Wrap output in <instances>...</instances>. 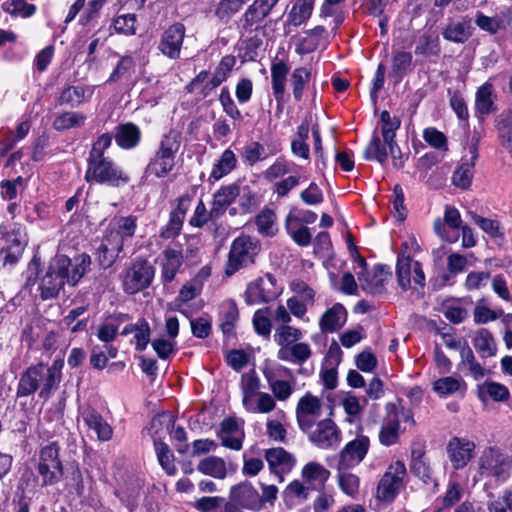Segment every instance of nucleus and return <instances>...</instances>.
I'll list each match as a JSON object with an SVG mask.
<instances>
[{"label": "nucleus", "mask_w": 512, "mask_h": 512, "mask_svg": "<svg viewBox=\"0 0 512 512\" xmlns=\"http://www.w3.org/2000/svg\"><path fill=\"white\" fill-rule=\"evenodd\" d=\"M412 54L405 51H398L393 55L390 76L401 81L404 75L410 70Z\"/></svg>", "instance_id": "4d7b16f0"}, {"label": "nucleus", "mask_w": 512, "mask_h": 512, "mask_svg": "<svg viewBox=\"0 0 512 512\" xmlns=\"http://www.w3.org/2000/svg\"><path fill=\"white\" fill-rule=\"evenodd\" d=\"M64 361L56 359L50 366L38 363L29 366L20 376L16 396L28 397L39 391L40 399H49L59 388Z\"/></svg>", "instance_id": "20e7f679"}, {"label": "nucleus", "mask_w": 512, "mask_h": 512, "mask_svg": "<svg viewBox=\"0 0 512 512\" xmlns=\"http://www.w3.org/2000/svg\"><path fill=\"white\" fill-rule=\"evenodd\" d=\"M442 36L445 40L453 43H465L471 36L470 20H450L446 27L443 29Z\"/></svg>", "instance_id": "58836bf2"}, {"label": "nucleus", "mask_w": 512, "mask_h": 512, "mask_svg": "<svg viewBox=\"0 0 512 512\" xmlns=\"http://www.w3.org/2000/svg\"><path fill=\"white\" fill-rule=\"evenodd\" d=\"M285 229L292 240L299 246H308L311 243L312 235L309 228L286 216Z\"/></svg>", "instance_id": "8fccbe9b"}, {"label": "nucleus", "mask_w": 512, "mask_h": 512, "mask_svg": "<svg viewBox=\"0 0 512 512\" xmlns=\"http://www.w3.org/2000/svg\"><path fill=\"white\" fill-rule=\"evenodd\" d=\"M330 472L320 463L309 462L302 469V478L311 490H318L324 487Z\"/></svg>", "instance_id": "e433bc0d"}, {"label": "nucleus", "mask_w": 512, "mask_h": 512, "mask_svg": "<svg viewBox=\"0 0 512 512\" xmlns=\"http://www.w3.org/2000/svg\"><path fill=\"white\" fill-rule=\"evenodd\" d=\"M322 415L321 400L307 392L302 396L296 407V418L300 429L308 432L312 429L315 419Z\"/></svg>", "instance_id": "aec40b11"}, {"label": "nucleus", "mask_w": 512, "mask_h": 512, "mask_svg": "<svg viewBox=\"0 0 512 512\" xmlns=\"http://www.w3.org/2000/svg\"><path fill=\"white\" fill-rule=\"evenodd\" d=\"M79 416L84 424L96 434L99 441L106 442L112 439V426L96 409L91 406H83L79 409Z\"/></svg>", "instance_id": "5701e85b"}, {"label": "nucleus", "mask_w": 512, "mask_h": 512, "mask_svg": "<svg viewBox=\"0 0 512 512\" xmlns=\"http://www.w3.org/2000/svg\"><path fill=\"white\" fill-rule=\"evenodd\" d=\"M357 275L363 290L371 294H381L384 292L386 282L391 277V272L385 266L378 265L372 274L358 272Z\"/></svg>", "instance_id": "bb28decb"}, {"label": "nucleus", "mask_w": 512, "mask_h": 512, "mask_svg": "<svg viewBox=\"0 0 512 512\" xmlns=\"http://www.w3.org/2000/svg\"><path fill=\"white\" fill-rule=\"evenodd\" d=\"M257 231L264 237H273L277 231L276 214L272 209H263L255 218Z\"/></svg>", "instance_id": "3c124183"}, {"label": "nucleus", "mask_w": 512, "mask_h": 512, "mask_svg": "<svg viewBox=\"0 0 512 512\" xmlns=\"http://www.w3.org/2000/svg\"><path fill=\"white\" fill-rule=\"evenodd\" d=\"M512 471V458L497 448L485 449L479 458V476L505 482Z\"/></svg>", "instance_id": "0eeeda50"}, {"label": "nucleus", "mask_w": 512, "mask_h": 512, "mask_svg": "<svg viewBox=\"0 0 512 512\" xmlns=\"http://www.w3.org/2000/svg\"><path fill=\"white\" fill-rule=\"evenodd\" d=\"M474 347L481 357H491L496 348L491 333L486 329H480L474 338Z\"/></svg>", "instance_id": "680f3d73"}, {"label": "nucleus", "mask_w": 512, "mask_h": 512, "mask_svg": "<svg viewBox=\"0 0 512 512\" xmlns=\"http://www.w3.org/2000/svg\"><path fill=\"white\" fill-rule=\"evenodd\" d=\"M314 9L313 0H297L287 15L284 29L286 34L290 32L289 27H298L306 23Z\"/></svg>", "instance_id": "72a5a7b5"}, {"label": "nucleus", "mask_w": 512, "mask_h": 512, "mask_svg": "<svg viewBox=\"0 0 512 512\" xmlns=\"http://www.w3.org/2000/svg\"><path fill=\"white\" fill-rule=\"evenodd\" d=\"M338 470V484L340 489L348 496L355 497L359 492V478L350 473V469Z\"/></svg>", "instance_id": "0e129e2a"}, {"label": "nucleus", "mask_w": 512, "mask_h": 512, "mask_svg": "<svg viewBox=\"0 0 512 512\" xmlns=\"http://www.w3.org/2000/svg\"><path fill=\"white\" fill-rule=\"evenodd\" d=\"M476 111L487 115L495 111L493 85L489 82L480 86L475 95Z\"/></svg>", "instance_id": "a18cd8bd"}, {"label": "nucleus", "mask_w": 512, "mask_h": 512, "mask_svg": "<svg viewBox=\"0 0 512 512\" xmlns=\"http://www.w3.org/2000/svg\"><path fill=\"white\" fill-rule=\"evenodd\" d=\"M60 446L50 442L40 448L38 473L42 486H51L60 481L63 476V466L59 458Z\"/></svg>", "instance_id": "1a4fd4ad"}, {"label": "nucleus", "mask_w": 512, "mask_h": 512, "mask_svg": "<svg viewBox=\"0 0 512 512\" xmlns=\"http://www.w3.org/2000/svg\"><path fill=\"white\" fill-rule=\"evenodd\" d=\"M154 275L155 268L148 260L136 258L124 272L123 289L128 294H136L151 285Z\"/></svg>", "instance_id": "9b49d317"}, {"label": "nucleus", "mask_w": 512, "mask_h": 512, "mask_svg": "<svg viewBox=\"0 0 512 512\" xmlns=\"http://www.w3.org/2000/svg\"><path fill=\"white\" fill-rule=\"evenodd\" d=\"M370 440L365 435H358L349 441L339 453L337 469H351L360 464L366 457Z\"/></svg>", "instance_id": "a211bd4d"}, {"label": "nucleus", "mask_w": 512, "mask_h": 512, "mask_svg": "<svg viewBox=\"0 0 512 512\" xmlns=\"http://www.w3.org/2000/svg\"><path fill=\"white\" fill-rule=\"evenodd\" d=\"M86 116L83 113L68 111L58 115L53 121V128L57 131H65L72 128H80L84 125Z\"/></svg>", "instance_id": "864d4df0"}, {"label": "nucleus", "mask_w": 512, "mask_h": 512, "mask_svg": "<svg viewBox=\"0 0 512 512\" xmlns=\"http://www.w3.org/2000/svg\"><path fill=\"white\" fill-rule=\"evenodd\" d=\"M239 191V185L231 183L221 186L214 194L212 200V214L221 217L227 208L236 200Z\"/></svg>", "instance_id": "7c9ffc66"}, {"label": "nucleus", "mask_w": 512, "mask_h": 512, "mask_svg": "<svg viewBox=\"0 0 512 512\" xmlns=\"http://www.w3.org/2000/svg\"><path fill=\"white\" fill-rule=\"evenodd\" d=\"M271 317L272 313L268 307L256 310L253 315L252 323L254 330L258 335L265 339H269L271 335Z\"/></svg>", "instance_id": "6e6d98bb"}, {"label": "nucleus", "mask_w": 512, "mask_h": 512, "mask_svg": "<svg viewBox=\"0 0 512 512\" xmlns=\"http://www.w3.org/2000/svg\"><path fill=\"white\" fill-rule=\"evenodd\" d=\"M161 279L164 283L172 282L184 262L183 250L180 246L166 247L160 255Z\"/></svg>", "instance_id": "393cba45"}, {"label": "nucleus", "mask_w": 512, "mask_h": 512, "mask_svg": "<svg viewBox=\"0 0 512 512\" xmlns=\"http://www.w3.org/2000/svg\"><path fill=\"white\" fill-rule=\"evenodd\" d=\"M115 142L118 147L124 150H131L137 147L141 141L142 133L140 128L132 123H122L115 127L114 134Z\"/></svg>", "instance_id": "c85d7f7f"}, {"label": "nucleus", "mask_w": 512, "mask_h": 512, "mask_svg": "<svg viewBox=\"0 0 512 512\" xmlns=\"http://www.w3.org/2000/svg\"><path fill=\"white\" fill-rule=\"evenodd\" d=\"M276 285V278L272 274H265L250 282L245 291V302L248 305L268 303L280 294Z\"/></svg>", "instance_id": "f8f14e48"}, {"label": "nucleus", "mask_w": 512, "mask_h": 512, "mask_svg": "<svg viewBox=\"0 0 512 512\" xmlns=\"http://www.w3.org/2000/svg\"><path fill=\"white\" fill-rule=\"evenodd\" d=\"M93 92L94 89L90 86H67L60 93L59 104L67 105L71 108L78 107L81 104L89 101L93 95Z\"/></svg>", "instance_id": "473e14b6"}, {"label": "nucleus", "mask_w": 512, "mask_h": 512, "mask_svg": "<svg viewBox=\"0 0 512 512\" xmlns=\"http://www.w3.org/2000/svg\"><path fill=\"white\" fill-rule=\"evenodd\" d=\"M112 136L109 133L101 134L93 143L87 159L85 180L112 187H120L129 183V175L105 151L111 146Z\"/></svg>", "instance_id": "7ed1b4c3"}, {"label": "nucleus", "mask_w": 512, "mask_h": 512, "mask_svg": "<svg viewBox=\"0 0 512 512\" xmlns=\"http://www.w3.org/2000/svg\"><path fill=\"white\" fill-rule=\"evenodd\" d=\"M498 136L501 145L512 153V113L502 115L498 124Z\"/></svg>", "instance_id": "774afa93"}, {"label": "nucleus", "mask_w": 512, "mask_h": 512, "mask_svg": "<svg viewBox=\"0 0 512 512\" xmlns=\"http://www.w3.org/2000/svg\"><path fill=\"white\" fill-rule=\"evenodd\" d=\"M135 67L136 62L131 55L121 56L106 82L113 84L122 79H129L134 74Z\"/></svg>", "instance_id": "49530a36"}, {"label": "nucleus", "mask_w": 512, "mask_h": 512, "mask_svg": "<svg viewBox=\"0 0 512 512\" xmlns=\"http://www.w3.org/2000/svg\"><path fill=\"white\" fill-rule=\"evenodd\" d=\"M311 491L308 485L301 483L298 480L292 481L283 492V500L286 506L294 507L302 504Z\"/></svg>", "instance_id": "37998d69"}, {"label": "nucleus", "mask_w": 512, "mask_h": 512, "mask_svg": "<svg viewBox=\"0 0 512 512\" xmlns=\"http://www.w3.org/2000/svg\"><path fill=\"white\" fill-rule=\"evenodd\" d=\"M408 244L404 242L401 245V251L397 256L396 263V276L398 285L403 290H408L412 287V283L415 286L424 288L425 286V274L422 266L418 261H412L410 255L407 253Z\"/></svg>", "instance_id": "9d476101"}, {"label": "nucleus", "mask_w": 512, "mask_h": 512, "mask_svg": "<svg viewBox=\"0 0 512 512\" xmlns=\"http://www.w3.org/2000/svg\"><path fill=\"white\" fill-rule=\"evenodd\" d=\"M309 440L320 449H334L342 440V432L331 419H324L308 432Z\"/></svg>", "instance_id": "dca6fc26"}, {"label": "nucleus", "mask_w": 512, "mask_h": 512, "mask_svg": "<svg viewBox=\"0 0 512 512\" xmlns=\"http://www.w3.org/2000/svg\"><path fill=\"white\" fill-rule=\"evenodd\" d=\"M261 371L271 393L260 391L261 381L255 370L242 374L240 380L242 405L252 414L274 411L276 401H288L295 391L296 379L290 368L279 363H266Z\"/></svg>", "instance_id": "f257e3e1"}, {"label": "nucleus", "mask_w": 512, "mask_h": 512, "mask_svg": "<svg viewBox=\"0 0 512 512\" xmlns=\"http://www.w3.org/2000/svg\"><path fill=\"white\" fill-rule=\"evenodd\" d=\"M239 319V312L234 301H225L220 306V328L223 334L229 336L233 334L236 323Z\"/></svg>", "instance_id": "c03bdc74"}, {"label": "nucleus", "mask_w": 512, "mask_h": 512, "mask_svg": "<svg viewBox=\"0 0 512 512\" xmlns=\"http://www.w3.org/2000/svg\"><path fill=\"white\" fill-rule=\"evenodd\" d=\"M475 447V443L468 439L452 438L447 444V454L453 468H464L472 459Z\"/></svg>", "instance_id": "b1692460"}, {"label": "nucleus", "mask_w": 512, "mask_h": 512, "mask_svg": "<svg viewBox=\"0 0 512 512\" xmlns=\"http://www.w3.org/2000/svg\"><path fill=\"white\" fill-rule=\"evenodd\" d=\"M131 319L129 314L118 313L110 317V319L99 326L97 337L102 342H112L117 334L120 324L125 323Z\"/></svg>", "instance_id": "79ce46f5"}, {"label": "nucleus", "mask_w": 512, "mask_h": 512, "mask_svg": "<svg viewBox=\"0 0 512 512\" xmlns=\"http://www.w3.org/2000/svg\"><path fill=\"white\" fill-rule=\"evenodd\" d=\"M259 252V244L252 237L241 235L231 244L225 273L228 276L254 262Z\"/></svg>", "instance_id": "6e6552de"}, {"label": "nucleus", "mask_w": 512, "mask_h": 512, "mask_svg": "<svg viewBox=\"0 0 512 512\" xmlns=\"http://www.w3.org/2000/svg\"><path fill=\"white\" fill-rule=\"evenodd\" d=\"M471 157L470 159H463L460 166L454 171L452 176V182L456 187L461 189H467L472 183L474 176L475 161L478 157L477 146L472 145L470 147Z\"/></svg>", "instance_id": "2f4dec72"}, {"label": "nucleus", "mask_w": 512, "mask_h": 512, "mask_svg": "<svg viewBox=\"0 0 512 512\" xmlns=\"http://www.w3.org/2000/svg\"><path fill=\"white\" fill-rule=\"evenodd\" d=\"M381 119V132L383 140L388 148L392 151L397 148L395 142L396 131L400 127V120L397 117H392L388 111H383L380 116Z\"/></svg>", "instance_id": "09e8293b"}, {"label": "nucleus", "mask_w": 512, "mask_h": 512, "mask_svg": "<svg viewBox=\"0 0 512 512\" xmlns=\"http://www.w3.org/2000/svg\"><path fill=\"white\" fill-rule=\"evenodd\" d=\"M181 135L176 130H170L161 139L159 148L149 160L144 177H166L175 165V157L180 148Z\"/></svg>", "instance_id": "39448f33"}, {"label": "nucleus", "mask_w": 512, "mask_h": 512, "mask_svg": "<svg viewBox=\"0 0 512 512\" xmlns=\"http://www.w3.org/2000/svg\"><path fill=\"white\" fill-rule=\"evenodd\" d=\"M154 448L161 467L168 475H174L177 472V469L174 464V455L170 451L168 445L162 441L155 440Z\"/></svg>", "instance_id": "052dcab7"}, {"label": "nucleus", "mask_w": 512, "mask_h": 512, "mask_svg": "<svg viewBox=\"0 0 512 512\" xmlns=\"http://www.w3.org/2000/svg\"><path fill=\"white\" fill-rule=\"evenodd\" d=\"M197 471L204 475L214 477L216 479H224L228 474V469L224 459L217 456H208L197 464Z\"/></svg>", "instance_id": "a19ab883"}, {"label": "nucleus", "mask_w": 512, "mask_h": 512, "mask_svg": "<svg viewBox=\"0 0 512 512\" xmlns=\"http://www.w3.org/2000/svg\"><path fill=\"white\" fill-rule=\"evenodd\" d=\"M471 220L478 225L490 238L496 242H501L504 239V232L499 223L495 219L482 217L475 212L468 213Z\"/></svg>", "instance_id": "de8ad7c7"}, {"label": "nucleus", "mask_w": 512, "mask_h": 512, "mask_svg": "<svg viewBox=\"0 0 512 512\" xmlns=\"http://www.w3.org/2000/svg\"><path fill=\"white\" fill-rule=\"evenodd\" d=\"M243 425L244 421L235 417L223 419L217 433L221 444L231 450H241L245 437Z\"/></svg>", "instance_id": "412c9836"}, {"label": "nucleus", "mask_w": 512, "mask_h": 512, "mask_svg": "<svg viewBox=\"0 0 512 512\" xmlns=\"http://www.w3.org/2000/svg\"><path fill=\"white\" fill-rule=\"evenodd\" d=\"M302 337V331L290 325H279L275 329L274 340L278 345L291 346Z\"/></svg>", "instance_id": "bf43d9fd"}, {"label": "nucleus", "mask_w": 512, "mask_h": 512, "mask_svg": "<svg viewBox=\"0 0 512 512\" xmlns=\"http://www.w3.org/2000/svg\"><path fill=\"white\" fill-rule=\"evenodd\" d=\"M310 78L311 72L306 67H299L293 70L291 84L295 100L300 101L302 99L305 85L309 83Z\"/></svg>", "instance_id": "69168bd1"}, {"label": "nucleus", "mask_w": 512, "mask_h": 512, "mask_svg": "<svg viewBox=\"0 0 512 512\" xmlns=\"http://www.w3.org/2000/svg\"><path fill=\"white\" fill-rule=\"evenodd\" d=\"M185 33L186 29L182 23L170 25L160 37L158 50L171 60L179 59Z\"/></svg>", "instance_id": "6ab92c4d"}, {"label": "nucleus", "mask_w": 512, "mask_h": 512, "mask_svg": "<svg viewBox=\"0 0 512 512\" xmlns=\"http://www.w3.org/2000/svg\"><path fill=\"white\" fill-rule=\"evenodd\" d=\"M405 475L406 467L402 461L392 463L378 484L377 496L379 500L393 501L402 486Z\"/></svg>", "instance_id": "4468645a"}, {"label": "nucleus", "mask_w": 512, "mask_h": 512, "mask_svg": "<svg viewBox=\"0 0 512 512\" xmlns=\"http://www.w3.org/2000/svg\"><path fill=\"white\" fill-rule=\"evenodd\" d=\"M237 157L230 148L225 149L213 164L209 180L216 182L230 174L237 166Z\"/></svg>", "instance_id": "4c0bfd02"}, {"label": "nucleus", "mask_w": 512, "mask_h": 512, "mask_svg": "<svg viewBox=\"0 0 512 512\" xmlns=\"http://www.w3.org/2000/svg\"><path fill=\"white\" fill-rule=\"evenodd\" d=\"M347 310L340 304L335 303L328 308L319 318L318 325L322 333H334L340 330L347 321Z\"/></svg>", "instance_id": "cd10ccee"}, {"label": "nucleus", "mask_w": 512, "mask_h": 512, "mask_svg": "<svg viewBox=\"0 0 512 512\" xmlns=\"http://www.w3.org/2000/svg\"><path fill=\"white\" fill-rule=\"evenodd\" d=\"M270 71L273 94L275 99L280 101L284 97L285 85L290 67L284 60L275 59L271 64Z\"/></svg>", "instance_id": "f704fd0d"}, {"label": "nucleus", "mask_w": 512, "mask_h": 512, "mask_svg": "<svg viewBox=\"0 0 512 512\" xmlns=\"http://www.w3.org/2000/svg\"><path fill=\"white\" fill-rule=\"evenodd\" d=\"M386 144H382L378 136H373L364 151V157L367 160H376L381 164H384L388 158V152Z\"/></svg>", "instance_id": "338daca9"}, {"label": "nucleus", "mask_w": 512, "mask_h": 512, "mask_svg": "<svg viewBox=\"0 0 512 512\" xmlns=\"http://www.w3.org/2000/svg\"><path fill=\"white\" fill-rule=\"evenodd\" d=\"M462 219L458 209L452 206H446L444 219L437 218L434 221V231L443 240L454 243L458 240V229L462 227Z\"/></svg>", "instance_id": "4be33fe9"}, {"label": "nucleus", "mask_w": 512, "mask_h": 512, "mask_svg": "<svg viewBox=\"0 0 512 512\" xmlns=\"http://www.w3.org/2000/svg\"><path fill=\"white\" fill-rule=\"evenodd\" d=\"M265 459L271 473L277 477L280 483L284 481V476L292 470L295 464L294 457L281 447L267 450Z\"/></svg>", "instance_id": "a878e982"}, {"label": "nucleus", "mask_w": 512, "mask_h": 512, "mask_svg": "<svg viewBox=\"0 0 512 512\" xmlns=\"http://www.w3.org/2000/svg\"><path fill=\"white\" fill-rule=\"evenodd\" d=\"M281 151L279 145L273 144L269 146L268 152L263 144L258 141L248 142L241 151V158L247 165L253 166L258 162L266 160L270 156H274Z\"/></svg>", "instance_id": "c756f323"}, {"label": "nucleus", "mask_w": 512, "mask_h": 512, "mask_svg": "<svg viewBox=\"0 0 512 512\" xmlns=\"http://www.w3.org/2000/svg\"><path fill=\"white\" fill-rule=\"evenodd\" d=\"M228 500L225 504H232V507L237 509L260 511V494L249 481H242L231 486Z\"/></svg>", "instance_id": "2eb2a0df"}, {"label": "nucleus", "mask_w": 512, "mask_h": 512, "mask_svg": "<svg viewBox=\"0 0 512 512\" xmlns=\"http://www.w3.org/2000/svg\"><path fill=\"white\" fill-rule=\"evenodd\" d=\"M90 264L91 259L87 254H79L73 259L65 255L55 256L40 280L41 298L43 300L56 298L65 283L75 286L86 274Z\"/></svg>", "instance_id": "f03ea898"}, {"label": "nucleus", "mask_w": 512, "mask_h": 512, "mask_svg": "<svg viewBox=\"0 0 512 512\" xmlns=\"http://www.w3.org/2000/svg\"><path fill=\"white\" fill-rule=\"evenodd\" d=\"M277 2L278 0H254L239 19L238 28L241 35L257 31Z\"/></svg>", "instance_id": "ddd939ff"}, {"label": "nucleus", "mask_w": 512, "mask_h": 512, "mask_svg": "<svg viewBox=\"0 0 512 512\" xmlns=\"http://www.w3.org/2000/svg\"><path fill=\"white\" fill-rule=\"evenodd\" d=\"M136 229V216H118L111 220L104 237L112 241L114 248L123 249L126 242L130 241L134 237Z\"/></svg>", "instance_id": "f3484780"}, {"label": "nucleus", "mask_w": 512, "mask_h": 512, "mask_svg": "<svg viewBox=\"0 0 512 512\" xmlns=\"http://www.w3.org/2000/svg\"><path fill=\"white\" fill-rule=\"evenodd\" d=\"M466 389L465 381L453 376L442 377L433 382V391L444 398L456 393L464 395Z\"/></svg>", "instance_id": "ea45409f"}, {"label": "nucleus", "mask_w": 512, "mask_h": 512, "mask_svg": "<svg viewBox=\"0 0 512 512\" xmlns=\"http://www.w3.org/2000/svg\"><path fill=\"white\" fill-rule=\"evenodd\" d=\"M440 52V40L434 33H424L415 47V54L425 57L438 56Z\"/></svg>", "instance_id": "5fc2aeb1"}, {"label": "nucleus", "mask_w": 512, "mask_h": 512, "mask_svg": "<svg viewBox=\"0 0 512 512\" xmlns=\"http://www.w3.org/2000/svg\"><path fill=\"white\" fill-rule=\"evenodd\" d=\"M461 361L458 365V369L468 368L470 374L474 379L478 380L484 377L485 371L481 364H479L474 356L472 349L465 343L460 349Z\"/></svg>", "instance_id": "603ef678"}, {"label": "nucleus", "mask_w": 512, "mask_h": 512, "mask_svg": "<svg viewBox=\"0 0 512 512\" xmlns=\"http://www.w3.org/2000/svg\"><path fill=\"white\" fill-rule=\"evenodd\" d=\"M0 240L3 266L12 267L21 259L28 244L26 227L20 223H13L9 227L0 226Z\"/></svg>", "instance_id": "423d86ee"}, {"label": "nucleus", "mask_w": 512, "mask_h": 512, "mask_svg": "<svg viewBox=\"0 0 512 512\" xmlns=\"http://www.w3.org/2000/svg\"><path fill=\"white\" fill-rule=\"evenodd\" d=\"M134 334V344L137 351H144L150 342V325L144 318H140L135 323L127 324L121 331V335L127 336Z\"/></svg>", "instance_id": "c9c22d12"}, {"label": "nucleus", "mask_w": 512, "mask_h": 512, "mask_svg": "<svg viewBox=\"0 0 512 512\" xmlns=\"http://www.w3.org/2000/svg\"><path fill=\"white\" fill-rule=\"evenodd\" d=\"M400 433V425L396 418L391 419L386 416L379 431V441L384 446H391L398 441Z\"/></svg>", "instance_id": "13d9d810"}, {"label": "nucleus", "mask_w": 512, "mask_h": 512, "mask_svg": "<svg viewBox=\"0 0 512 512\" xmlns=\"http://www.w3.org/2000/svg\"><path fill=\"white\" fill-rule=\"evenodd\" d=\"M122 248H114V244L112 245V241L103 237V240L97 250V258L100 265L104 268L110 267L118 257V255L122 252Z\"/></svg>", "instance_id": "e2e57ef3"}]
</instances>
